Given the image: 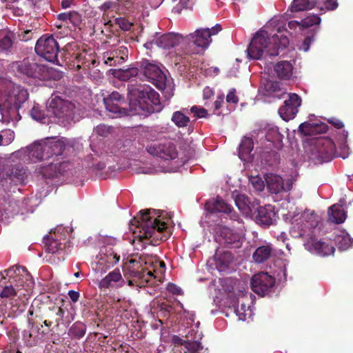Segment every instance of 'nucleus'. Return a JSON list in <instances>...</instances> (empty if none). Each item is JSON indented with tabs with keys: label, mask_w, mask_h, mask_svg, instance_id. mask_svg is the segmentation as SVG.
Instances as JSON below:
<instances>
[{
	"label": "nucleus",
	"mask_w": 353,
	"mask_h": 353,
	"mask_svg": "<svg viewBox=\"0 0 353 353\" xmlns=\"http://www.w3.org/2000/svg\"><path fill=\"white\" fill-rule=\"evenodd\" d=\"M282 206L288 210L283 216L285 220L292 221L290 233L294 238H303L305 248L312 254L321 256L331 255L335 249L332 245L317 240L314 230L319 223V217L314 211L306 210L303 212L295 208L293 203L284 201Z\"/></svg>",
	"instance_id": "nucleus-1"
},
{
	"label": "nucleus",
	"mask_w": 353,
	"mask_h": 353,
	"mask_svg": "<svg viewBox=\"0 0 353 353\" xmlns=\"http://www.w3.org/2000/svg\"><path fill=\"white\" fill-rule=\"evenodd\" d=\"M129 112L122 108L124 97L118 92H112L103 100L106 110L114 117H123L127 114L144 115L154 112H159L161 105L159 94L150 87L140 85L137 87H129Z\"/></svg>",
	"instance_id": "nucleus-2"
},
{
	"label": "nucleus",
	"mask_w": 353,
	"mask_h": 353,
	"mask_svg": "<svg viewBox=\"0 0 353 353\" xmlns=\"http://www.w3.org/2000/svg\"><path fill=\"white\" fill-rule=\"evenodd\" d=\"M170 221L164 212L155 210L140 211L130 221V230L133 234V243H141L143 248L146 244H156L166 239L165 231Z\"/></svg>",
	"instance_id": "nucleus-3"
},
{
	"label": "nucleus",
	"mask_w": 353,
	"mask_h": 353,
	"mask_svg": "<svg viewBox=\"0 0 353 353\" xmlns=\"http://www.w3.org/2000/svg\"><path fill=\"white\" fill-rule=\"evenodd\" d=\"M288 43L287 37H279L275 34L272 35L265 29H261L255 34L246 50L248 57L257 60L265 55L276 56L279 54V49L287 47Z\"/></svg>",
	"instance_id": "nucleus-4"
},
{
	"label": "nucleus",
	"mask_w": 353,
	"mask_h": 353,
	"mask_svg": "<svg viewBox=\"0 0 353 353\" xmlns=\"http://www.w3.org/2000/svg\"><path fill=\"white\" fill-rule=\"evenodd\" d=\"M4 273L6 276L2 274L1 276L2 279L8 277L9 284L6 285L3 288L0 296L2 299H9L12 307H14L13 301L16 300L15 298L18 296V292L21 288L23 286L25 280L28 281L30 277V274L26 268L23 266H12L4 270Z\"/></svg>",
	"instance_id": "nucleus-5"
},
{
	"label": "nucleus",
	"mask_w": 353,
	"mask_h": 353,
	"mask_svg": "<svg viewBox=\"0 0 353 353\" xmlns=\"http://www.w3.org/2000/svg\"><path fill=\"white\" fill-rule=\"evenodd\" d=\"M285 278L286 273L285 267L279 272L274 273V278L266 272H261L255 274L252 278L251 288L255 293L265 296L273 287L276 279L281 281L282 280H285Z\"/></svg>",
	"instance_id": "nucleus-6"
},
{
	"label": "nucleus",
	"mask_w": 353,
	"mask_h": 353,
	"mask_svg": "<svg viewBox=\"0 0 353 353\" xmlns=\"http://www.w3.org/2000/svg\"><path fill=\"white\" fill-rule=\"evenodd\" d=\"M221 30V26L218 24L212 28V29L196 30L194 33L184 37L185 43L194 45L199 49L193 51L192 53H199L200 50H203L208 47L212 41L211 36L218 33Z\"/></svg>",
	"instance_id": "nucleus-7"
},
{
	"label": "nucleus",
	"mask_w": 353,
	"mask_h": 353,
	"mask_svg": "<svg viewBox=\"0 0 353 353\" xmlns=\"http://www.w3.org/2000/svg\"><path fill=\"white\" fill-rule=\"evenodd\" d=\"M105 243L107 245L100 249L99 254L97 256V268L98 270L105 272L107 269L115 265L119 261V256L117 254L113 248L110 245H114L116 240L111 237L105 238Z\"/></svg>",
	"instance_id": "nucleus-8"
},
{
	"label": "nucleus",
	"mask_w": 353,
	"mask_h": 353,
	"mask_svg": "<svg viewBox=\"0 0 353 353\" xmlns=\"http://www.w3.org/2000/svg\"><path fill=\"white\" fill-rule=\"evenodd\" d=\"M59 47L53 36L44 35L40 37L35 46V52L50 62L57 60Z\"/></svg>",
	"instance_id": "nucleus-9"
},
{
	"label": "nucleus",
	"mask_w": 353,
	"mask_h": 353,
	"mask_svg": "<svg viewBox=\"0 0 353 353\" xmlns=\"http://www.w3.org/2000/svg\"><path fill=\"white\" fill-rule=\"evenodd\" d=\"M73 168V164L68 161L56 163H51L41 168V174L46 179L59 181L61 179V177H67L71 174Z\"/></svg>",
	"instance_id": "nucleus-10"
},
{
	"label": "nucleus",
	"mask_w": 353,
	"mask_h": 353,
	"mask_svg": "<svg viewBox=\"0 0 353 353\" xmlns=\"http://www.w3.org/2000/svg\"><path fill=\"white\" fill-rule=\"evenodd\" d=\"M12 69L19 75L34 79L43 78V74L46 70V68L43 65L33 61L31 62L28 59L12 63Z\"/></svg>",
	"instance_id": "nucleus-11"
},
{
	"label": "nucleus",
	"mask_w": 353,
	"mask_h": 353,
	"mask_svg": "<svg viewBox=\"0 0 353 353\" xmlns=\"http://www.w3.org/2000/svg\"><path fill=\"white\" fill-rule=\"evenodd\" d=\"M179 43H185V37L180 34L170 32L160 35L159 33L157 32L152 37V39L148 40L144 44V46L147 49H151L153 45L155 44L159 48L169 49Z\"/></svg>",
	"instance_id": "nucleus-12"
},
{
	"label": "nucleus",
	"mask_w": 353,
	"mask_h": 353,
	"mask_svg": "<svg viewBox=\"0 0 353 353\" xmlns=\"http://www.w3.org/2000/svg\"><path fill=\"white\" fill-rule=\"evenodd\" d=\"M75 109L74 103L58 96L52 99L48 106V111L52 112L54 117L66 119L72 118Z\"/></svg>",
	"instance_id": "nucleus-13"
},
{
	"label": "nucleus",
	"mask_w": 353,
	"mask_h": 353,
	"mask_svg": "<svg viewBox=\"0 0 353 353\" xmlns=\"http://www.w3.org/2000/svg\"><path fill=\"white\" fill-rule=\"evenodd\" d=\"M142 66L144 75L148 81L159 90L165 88L166 76L158 65L145 61L142 63Z\"/></svg>",
	"instance_id": "nucleus-14"
},
{
	"label": "nucleus",
	"mask_w": 353,
	"mask_h": 353,
	"mask_svg": "<svg viewBox=\"0 0 353 353\" xmlns=\"http://www.w3.org/2000/svg\"><path fill=\"white\" fill-rule=\"evenodd\" d=\"M28 176L27 170L20 164L14 165L8 168L2 174L1 183L2 185L23 184Z\"/></svg>",
	"instance_id": "nucleus-15"
},
{
	"label": "nucleus",
	"mask_w": 353,
	"mask_h": 353,
	"mask_svg": "<svg viewBox=\"0 0 353 353\" xmlns=\"http://www.w3.org/2000/svg\"><path fill=\"white\" fill-rule=\"evenodd\" d=\"M215 238L220 243L230 245L235 248L241 246L243 239L240 232L224 226H219L217 228Z\"/></svg>",
	"instance_id": "nucleus-16"
},
{
	"label": "nucleus",
	"mask_w": 353,
	"mask_h": 353,
	"mask_svg": "<svg viewBox=\"0 0 353 353\" xmlns=\"http://www.w3.org/2000/svg\"><path fill=\"white\" fill-rule=\"evenodd\" d=\"M147 150L150 154L159 157L165 161L169 160L173 161L177 157L176 148L174 144L170 142L152 143L148 146Z\"/></svg>",
	"instance_id": "nucleus-17"
},
{
	"label": "nucleus",
	"mask_w": 353,
	"mask_h": 353,
	"mask_svg": "<svg viewBox=\"0 0 353 353\" xmlns=\"http://www.w3.org/2000/svg\"><path fill=\"white\" fill-rule=\"evenodd\" d=\"M267 188L272 194H280L289 191L292 188L290 180H284L280 175L267 173L264 176Z\"/></svg>",
	"instance_id": "nucleus-18"
},
{
	"label": "nucleus",
	"mask_w": 353,
	"mask_h": 353,
	"mask_svg": "<svg viewBox=\"0 0 353 353\" xmlns=\"http://www.w3.org/2000/svg\"><path fill=\"white\" fill-rule=\"evenodd\" d=\"M301 105V97L295 93H290L289 99L285 100L284 105L279 109V114L284 121H290L295 117Z\"/></svg>",
	"instance_id": "nucleus-19"
},
{
	"label": "nucleus",
	"mask_w": 353,
	"mask_h": 353,
	"mask_svg": "<svg viewBox=\"0 0 353 353\" xmlns=\"http://www.w3.org/2000/svg\"><path fill=\"white\" fill-rule=\"evenodd\" d=\"M205 210L210 213L220 212L227 214L233 220L237 218L232 208L219 196L208 200L205 203Z\"/></svg>",
	"instance_id": "nucleus-20"
},
{
	"label": "nucleus",
	"mask_w": 353,
	"mask_h": 353,
	"mask_svg": "<svg viewBox=\"0 0 353 353\" xmlns=\"http://www.w3.org/2000/svg\"><path fill=\"white\" fill-rule=\"evenodd\" d=\"M318 156L324 161H328L336 155V147L330 138L317 140L316 143Z\"/></svg>",
	"instance_id": "nucleus-21"
},
{
	"label": "nucleus",
	"mask_w": 353,
	"mask_h": 353,
	"mask_svg": "<svg viewBox=\"0 0 353 353\" xmlns=\"http://www.w3.org/2000/svg\"><path fill=\"white\" fill-rule=\"evenodd\" d=\"M87 54V50H83L75 55L74 64L76 65L77 73L74 74V79L78 83L83 82L84 79L88 77Z\"/></svg>",
	"instance_id": "nucleus-22"
},
{
	"label": "nucleus",
	"mask_w": 353,
	"mask_h": 353,
	"mask_svg": "<svg viewBox=\"0 0 353 353\" xmlns=\"http://www.w3.org/2000/svg\"><path fill=\"white\" fill-rule=\"evenodd\" d=\"M27 152L29 158L33 162L49 159V156L46 151L45 140L34 142L32 145L27 148Z\"/></svg>",
	"instance_id": "nucleus-23"
},
{
	"label": "nucleus",
	"mask_w": 353,
	"mask_h": 353,
	"mask_svg": "<svg viewBox=\"0 0 353 353\" xmlns=\"http://www.w3.org/2000/svg\"><path fill=\"white\" fill-rule=\"evenodd\" d=\"M46 251L48 253L54 254L62 250L68 242L65 238H61L60 234H54L50 236L43 239Z\"/></svg>",
	"instance_id": "nucleus-24"
},
{
	"label": "nucleus",
	"mask_w": 353,
	"mask_h": 353,
	"mask_svg": "<svg viewBox=\"0 0 353 353\" xmlns=\"http://www.w3.org/2000/svg\"><path fill=\"white\" fill-rule=\"evenodd\" d=\"M275 212L271 205H267L258 208V214L256 220L258 223L262 225H272L274 221Z\"/></svg>",
	"instance_id": "nucleus-25"
},
{
	"label": "nucleus",
	"mask_w": 353,
	"mask_h": 353,
	"mask_svg": "<svg viewBox=\"0 0 353 353\" xmlns=\"http://www.w3.org/2000/svg\"><path fill=\"white\" fill-rule=\"evenodd\" d=\"M123 284L124 280L120 270L115 269L101 281L100 287L104 288H118L123 286Z\"/></svg>",
	"instance_id": "nucleus-26"
},
{
	"label": "nucleus",
	"mask_w": 353,
	"mask_h": 353,
	"mask_svg": "<svg viewBox=\"0 0 353 353\" xmlns=\"http://www.w3.org/2000/svg\"><path fill=\"white\" fill-rule=\"evenodd\" d=\"M45 141L49 159L52 158L54 156L59 157L63 154L66 148V144L63 139L54 140L48 138Z\"/></svg>",
	"instance_id": "nucleus-27"
},
{
	"label": "nucleus",
	"mask_w": 353,
	"mask_h": 353,
	"mask_svg": "<svg viewBox=\"0 0 353 353\" xmlns=\"http://www.w3.org/2000/svg\"><path fill=\"white\" fill-rule=\"evenodd\" d=\"M187 336H190L192 337L193 341H184V347L186 351L190 352V353H196L201 349H202L201 343L199 341L203 337V334L201 332L194 331V328H192L188 333Z\"/></svg>",
	"instance_id": "nucleus-28"
},
{
	"label": "nucleus",
	"mask_w": 353,
	"mask_h": 353,
	"mask_svg": "<svg viewBox=\"0 0 353 353\" xmlns=\"http://www.w3.org/2000/svg\"><path fill=\"white\" fill-rule=\"evenodd\" d=\"M261 137L265 136L270 145H279L282 141V135L279 133L278 128L274 125H268L261 132Z\"/></svg>",
	"instance_id": "nucleus-29"
},
{
	"label": "nucleus",
	"mask_w": 353,
	"mask_h": 353,
	"mask_svg": "<svg viewBox=\"0 0 353 353\" xmlns=\"http://www.w3.org/2000/svg\"><path fill=\"white\" fill-rule=\"evenodd\" d=\"M347 215L342 205L336 203L332 205L328 210V220L332 223L339 224L343 223Z\"/></svg>",
	"instance_id": "nucleus-30"
},
{
	"label": "nucleus",
	"mask_w": 353,
	"mask_h": 353,
	"mask_svg": "<svg viewBox=\"0 0 353 353\" xmlns=\"http://www.w3.org/2000/svg\"><path fill=\"white\" fill-rule=\"evenodd\" d=\"M292 64L287 61H279L274 66L276 76L282 79H290L292 75Z\"/></svg>",
	"instance_id": "nucleus-31"
},
{
	"label": "nucleus",
	"mask_w": 353,
	"mask_h": 353,
	"mask_svg": "<svg viewBox=\"0 0 353 353\" xmlns=\"http://www.w3.org/2000/svg\"><path fill=\"white\" fill-rule=\"evenodd\" d=\"M253 150V141L250 138L242 139L239 148V157L243 161H249L251 158V152Z\"/></svg>",
	"instance_id": "nucleus-32"
},
{
	"label": "nucleus",
	"mask_w": 353,
	"mask_h": 353,
	"mask_svg": "<svg viewBox=\"0 0 353 353\" xmlns=\"http://www.w3.org/2000/svg\"><path fill=\"white\" fill-rule=\"evenodd\" d=\"M233 257L230 252L216 253L214 256L216 267L219 271H225L230 265Z\"/></svg>",
	"instance_id": "nucleus-33"
},
{
	"label": "nucleus",
	"mask_w": 353,
	"mask_h": 353,
	"mask_svg": "<svg viewBox=\"0 0 353 353\" xmlns=\"http://www.w3.org/2000/svg\"><path fill=\"white\" fill-rule=\"evenodd\" d=\"M334 241L338 248L341 250H345L353 244V239L345 231H339L335 236Z\"/></svg>",
	"instance_id": "nucleus-34"
},
{
	"label": "nucleus",
	"mask_w": 353,
	"mask_h": 353,
	"mask_svg": "<svg viewBox=\"0 0 353 353\" xmlns=\"http://www.w3.org/2000/svg\"><path fill=\"white\" fill-rule=\"evenodd\" d=\"M264 88L267 94L281 99L286 92L285 90L281 88L280 83L274 81H268L264 84Z\"/></svg>",
	"instance_id": "nucleus-35"
},
{
	"label": "nucleus",
	"mask_w": 353,
	"mask_h": 353,
	"mask_svg": "<svg viewBox=\"0 0 353 353\" xmlns=\"http://www.w3.org/2000/svg\"><path fill=\"white\" fill-rule=\"evenodd\" d=\"M272 252L270 245H265L258 248L253 254V259L257 263H263L268 260Z\"/></svg>",
	"instance_id": "nucleus-36"
},
{
	"label": "nucleus",
	"mask_w": 353,
	"mask_h": 353,
	"mask_svg": "<svg viewBox=\"0 0 353 353\" xmlns=\"http://www.w3.org/2000/svg\"><path fill=\"white\" fill-rule=\"evenodd\" d=\"M316 6L315 0H294L291 6L292 12L311 10Z\"/></svg>",
	"instance_id": "nucleus-37"
},
{
	"label": "nucleus",
	"mask_w": 353,
	"mask_h": 353,
	"mask_svg": "<svg viewBox=\"0 0 353 353\" xmlns=\"http://www.w3.org/2000/svg\"><path fill=\"white\" fill-rule=\"evenodd\" d=\"M138 74L137 68H130L126 70H119L115 71L114 76L122 81H128Z\"/></svg>",
	"instance_id": "nucleus-38"
},
{
	"label": "nucleus",
	"mask_w": 353,
	"mask_h": 353,
	"mask_svg": "<svg viewBox=\"0 0 353 353\" xmlns=\"http://www.w3.org/2000/svg\"><path fill=\"white\" fill-rule=\"evenodd\" d=\"M236 316L240 321H246L250 319L253 312L250 306H247L245 303H242L241 306L236 310Z\"/></svg>",
	"instance_id": "nucleus-39"
},
{
	"label": "nucleus",
	"mask_w": 353,
	"mask_h": 353,
	"mask_svg": "<svg viewBox=\"0 0 353 353\" xmlns=\"http://www.w3.org/2000/svg\"><path fill=\"white\" fill-rule=\"evenodd\" d=\"M171 119L172 121L179 128L187 126L190 122L189 117L180 111L174 112Z\"/></svg>",
	"instance_id": "nucleus-40"
},
{
	"label": "nucleus",
	"mask_w": 353,
	"mask_h": 353,
	"mask_svg": "<svg viewBox=\"0 0 353 353\" xmlns=\"http://www.w3.org/2000/svg\"><path fill=\"white\" fill-rule=\"evenodd\" d=\"M235 203L240 211L244 214H248L250 212L249 199L245 195H239L235 199Z\"/></svg>",
	"instance_id": "nucleus-41"
},
{
	"label": "nucleus",
	"mask_w": 353,
	"mask_h": 353,
	"mask_svg": "<svg viewBox=\"0 0 353 353\" xmlns=\"http://www.w3.org/2000/svg\"><path fill=\"white\" fill-rule=\"evenodd\" d=\"M70 332L71 335L77 338H81L85 334L86 325L84 323L77 322L73 324Z\"/></svg>",
	"instance_id": "nucleus-42"
},
{
	"label": "nucleus",
	"mask_w": 353,
	"mask_h": 353,
	"mask_svg": "<svg viewBox=\"0 0 353 353\" xmlns=\"http://www.w3.org/2000/svg\"><path fill=\"white\" fill-rule=\"evenodd\" d=\"M28 99V93L26 90L21 89L14 96V105L19 109L21 107V104L26 102Z\"/></svg>",
	"instance_id": "nucleus-43"
},
{
	"label": "nucleus",
	"mask_w": 353,
	"mask_h": 353,
	"mask_svg": "<svg viewBox=\"0 0 353 353\" xmlns=\"http://www.w3.org/2000/svg\"><path fill=\"white\" fill-rule=\"evenodd\" d=\"M321 22V19L317 15H310L303 19L301 21V26L303 28H306L314 25H319Z\"/></svg>",
	"instance_id": "nucleus-44"
},
{
	"label": "nucleus",
	"mask_w": 353,
	"mask_h": 353,
	"mask_svg": "<svg viewBox=\"0 0 353 353\" xmlns=\"http://www.w3.org/2000/svg\"><path fill=\"white\" fill-rule=\"evenodd\" d=\"M104 58L106 59L104 61L105 64H109L110 65H114L119 64L116 60L119 59V54H116V49L111 52H106V54L104 56Z\"/></svg>",
	"instance_id": "nucleus-45"
},
{
	"label": "nucleus",
	"mask_w": 353,
	"mask_h": 353,
	"mask_svg": "<svg viewBox=\"0 0 353 353\" xmlns=\"http://www.w3.org/2000/svg\"><path fill=\"white\" fill-rule=\"evenodd\" d=\"M252 187L259 192L264 189L265 184L263 180L258 176H252L249 179Z\"/></svg>",
	"instance_id": "nucleus-46"
},
{
	"label": "nucleus",
	"mask_w": 353,
	"mask_h": 353,
	"mask_svg": "<svg viewBox=\"0 0 353 353\" xmlns=\"http://www.w3.org/2000/svg\"><path fill=\"white\" fill-rule=\"evenodd\" d=\"M12 46V40L9 35H5L0 39V49L3 51L9 50Z\"/></svg>",
	"instance_id": "nucleus-47"
},
{
	"label": "nucleus",
	"mask_w": 353,
	"mask_h": 353,
	"mask_svg": "<svg viewBox=\"0 0 353 353\" xmlns=\"http://www.w3.org/2000/svg\"><path fill=\"white\" fill-rule=\"evenodd\" d=\"M74 26L79 27L81 29V25L82 22L81 16L76 11H71L69 21Z\"/></svg>",
	"instance_id": "nucleus-48"
},
{
	"label": "nucleus",
	"mask_w": 353,
	"mask_h": 353,
	"mask_svg": "<svg viewBox=\"0 0 353 353\" xmlns=\"http://www.w3.org/2000/svg\"><path fill=\"white\" fill-rule=\"evenodd\" d=\"M30 115L32 119L40 121L44 118V114L39 107L38 104L34 105L30 110Z\"/></svg>",
	"instance_id": "nucleus-49"
},
{
	"label": "nucleus",
	"mask_w": 353,
	"mask_h": 353,
	"mask_svg": "<svg viewBox=\"0 0 353 353\" xmlns=\"http://www.w3.org/2000/svg\"><path fill=\"white\" fill-rule=\"evenodd\" d=\"M119 54V59L116 60L118 63H123L128 57V50L125 46H120L116 49V54Z\"/></svg>",
	"instance_id": "nucleus-50"
},
{
	"label": "nucleus",
	"mask_w": 353,
	"mask_h": 353,
	"mask_svg": "<svg viewBox=\"0 0 353 353\" xmlns=\"http://www.w3.org/2000/svg\"><path fill=\"white\" fill-rule=\"evenodd\" d=\"M33 331L31 330H23V336L26 343H28L29 345L32 346L37 343V340L34 338L32 339L33 335Z\"/></svg>",
	"instance_id": "nucleus-51"
},
{
	"label": "nucleus",
	"mask_w": 353,
	"mask_h": 353,
	"mask_svg": "<svg viewBox=\"0 0 353 353\" xmlns=\"http://www.w3.org/2000/svg\"><path fill=\"white\" fill-rule=\"evenodd\" d=\"M191 112L198 118H204L207 116V110L203 108L193 106L191 108Z\"/></svg>",
	"instance_id": "nucleus-52"
},
{
	"label": "nucleus",
	"mask_w": 353,
	"mask_h": 353,
	"mask_svg": "<svg viewBox=\"0 0 353 353\" xmlns=\"http://www.w3.org/2000/svg\"><path fill=\"white\" fill-rule=\"evenodd\" d=\"M117 24L123 30H130L132 26V23L130 22L125 19L120 18L117 19Z\"/></svg>",
	"instance_id": "nucleus-53"
},
{
	"label": "nucleus",
	"mask_w": 353,
	"mask_h": 353,
	"mask_svg": "<svg viewBox=\"0 0 353 353\" xmlns=\"http://www.w3.org/2000/svg\"><path fill=\"white\" fill-rule=\"evenodd\" d=\"M325 9L319 8L321 10H333L338 7L336 0H325Z\"/></svg>",
	"instance_id": "nucleus-54"
},
{
	"label": "nucleus",
	"mask_w": 353,
	"mask_h": 353,
	"mask_svg": "<svg viewBox=\"0 0 353 353\" xmlns=\"http://www.w3.org/2000/svg\"><path fill=\"white\" fill-rule=\"evenodd\" d=\"M27 323L28 329L31 331H35L36 332H39L41 327H42V325L37 324L35 321L30 317L28 318Z\"/></svg>",
	"instance_id": "nucleus-55"
},
{
	"label": "nucleus",
	"mask_w": 353,
	"mask_h": 353,
	"mask_svg": "<svg viewBox=\"0 0 353 353\" xmlns=\"http://www.w3.org/2000/svg\"><path fill=\"white\" fill-rule=\"evenodd\" d=\"M235 89H231L227 94L226 101L228 103H237L238 97L235 94Z\"/></svg>",
	"instance_id": "nucleus-56"
},
{
	"label": "nucleus",
	"mask_w": 353,
	"mask_h": 353,
	"mask_svg": "<svg viewBox=\"0 0 353 353\" xmlns=\"http://www.w3.org/2000/svg\"><path fill=\"white\" fill-rule=\"evenodd\" d=\"M63 314H64V310L61 307H58L57 308V312H56L57 318L55 319V323H56L57 327H58L59 325V324L62 322Z\"/></svg>",
	"instance_id": "nucleus-57"
},
{
	"label": "nucleus",
	"mask_w": 353,
	"mask_h": 353,
	"mask_svg": "<svg viewBox=\"0 0 353 353\" xmlns=\"http://www.w3.org/2000/svg\"><path fill=\"white\" fill-rule=\"evenodd\" d=\"M167 290L168 292L173 294H181V289L173 283H168L167 285Z\"/></svg>",
	"instance_id": "nucleus-58"
},
{
	"label": "nucleus",
	"mask_w": 353,
	"mask_h": 353,
	"mask_svg": "<svg viewBox=\"0 0 353 353\" xmlns=\"http://www.w3.org/2000/svg\"><path fill=\"white\" fill-rule=\"evenodd\" d=\"M32 31L31 30L23 31L19 34L20 39L22 41H28L32 39Z\"/></svg>",
	"instance_id": "nucleus-59"
},
{
	"label": "nucleus",
	"mask_w": 353,
	"mask_h": 353,
	"mask_svg": "<svg viewBox=\"0 0 353 353\" xmlns=\"http://www.w3.org/2000/svg\"><path fill=\"white\" fill-rule=\"evenodd\" d=\"M94 131L101 136H105L108 132V128L105 125H98Z\"/></svg>",
	"instance_id": "nucleus-60"
},
{
	"label": "nucleus",
	"mask_w": 353,
	"mask_h": 353,
	"mask_svg": "<svg viewBox=\"0 0 353 353\" xmlns=\"http://www.w3.org/2000/svg\"><path fill=\"white\" fill-rule=\"evenodd\" d=\"M311 43L312 39L310 37L305 38L301 46L299 47V49L303 50L304 52H307L310 48Z\"/></svg>",
	"instance_id": "nucleus-61"
},
{
	"label": "nucleus",
	"mask_w": 353,
	"mask_h": 353,
	"mask_svg": "<svg viewBox=\"0 0 353 353\" xmlns=\"http://www.w3.org/2000/svg\"><path fill=\"white\" fill-rule=\"evenodd\" d=\"M340 149L341 150V153L339 154V156H340L343 159L347 158L349 155L348 147L345 145V143H343V144H341Z\"/></svg>",
	"instance_id": "nucleus-62"
},
{
	"label": "nucleus",
	"mask_w": 353,
	"mask_h": 353,
	"mask_svg": "<svg viewBox=\"0 0 353 353\" xmlns=\"http://www.w3.org/2000/svg\"><path fill=\"white\" fill-rule=\"evenodd\" d=\"M328 121L337 129H342L344 126L343 122L337 119L332 118L329 119Z\"/></svg>",
	"instance_id": "nucleus-63"
},
{
	"label": "nucleus",
	"mask_w": 353,
	"mask_h": 353,
	"mask_svg": "<svg viewBox=\"0 0 353 353\" xmlns=\"http://www.w3.org/2000/svg\"><path fill=\"white\" fill-rule=\"evenodd\" d=\"M172 353H187L186 350L184 347V345H174L172 349Z\"/></svg>",
	"instance_id": "nucleus-64"
}]
</instances>
